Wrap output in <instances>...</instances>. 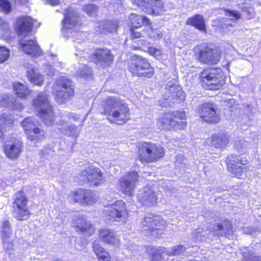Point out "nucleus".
Masks as SVG:
<instances>
[{
	"mask_svg": "<svg viewBox=\"0 0 261 261\" xmlns=\"http://www.w3.org/2000/svg\"><path fill=\"white\" fill-rule=\"evenodd\" d=\"M65 18L63 20L62 32L68 33V31L74 28L77 29L79 15L77 12L72 8H68L64 14Z\"/></svg>",
	"mask_w": 261,
	"mask_h": 261,
	"instance_id": "aec40b11",
	"label": "nucleus"
},
{
	"mask_svg": "<svg viewBox=\"0 0 261 261\" xmlns=\"http://www.w3.org/2000/svg\"><path fill=\"white\" fill-rule=\"evenodd\" d=\"M43 122L47 125H51L54 120V113L51 107L39 113Z\"/></svg>",
	"mask_w": 261,
	"mask_h": 261,
	"instance_id": "58836bf2",
	"label": "nucleus"
},
{
	"mask_svg": "<svg viewBox=\"0 0 261 261\" xmlns=\"http://www.w3.org/2000/svg\"><path fill=\"white\" fill-rule=\"evenodd\" d=\"M33 105L39 113L51 108L48 96L44 93L38 94L37 97L33 99Z\"/></svg>",
	"mask_w": 261,
	"mask_h": 261,
	"instance_id": "cd10ccee",
	"label": "nucleus"
},
{
	"mask_svg": "<svg viewBox=\"0 0 261 261\" xmlns=\"http://www.w3.org/2000/svg\"><path fill=\"white\" fill-rule=\"evenodd\" d=\"M142 36V35L140 32L136 31L135 29L132 28V39H137Z\"/></svg>",
	"mask_w": 261,
	"mask_h": 261,
	"instance_id": "680f3d73",
	"label": "nucleus"
},
{
	"mask_svg": "<svg viewBox=\"0 0 261 261\" xmlns=\"http://www.w3.org/2000/svg\"><path fill=\"white\" fill-rule=\"evenodd\" d=\"M138 175L133 171L122 176L118 181L117 189L122 193L132 196L138 181Z\"/></svg>",
	"mask_w": 261,
	"mask_h": 261,
	"instance_id": "f8f14e48",
	"label": "nucleus"
},
{
	"mask_svg": "<svg viewBox=\"0 0 261 261\" xmlns=\"http://www.w3.org/2000/svg\"><path fill=\"white\" fill-rule=\"evenodd\" d=\"M143 11L152 15H161L164 12V6L160 0H133Z\"/></svg>",
	"mask_w": 261,
	"mask_h": 261,
	"instance_id": "4468645a",
	"label": "nucleus"
},
{
	"mask_svg": "<svg viewBox=\"0 0 261 261\" xmlns=\"http://www.w3.org/2000/svg\"><path fill=\"white\" fill-rule=\"evenodd\" d=\"M13 204V215L19 220L27 219L29 216V212L27 207V199L22 191L16 193L14 196Z\"/></svg>",
	"mask_w": 261,
	"mask_h": 261,
	"instance_id": "9b49d317",
	"label": "nucleus"
},
{
	"mask_svg": "<svg viewBox=\"0 0 261 261\" xmlns=\"http://www.w3.org/2000/svg\"><path fill=\"white\" fill-rule=\"evenodd\" d=\"M193 240L196 243L201 242L206 240V231L202 228H198L193 233Z\"/></svg>",
	"mask_w": 261,
	"mask_h": 261,
	"instance_id": "a19ab883",
	"label": "nucleus"
},
{
	"mask_svg": "<svg viewBox=\"0 0 261 261\" xmlns=\"http://www.w3.org/2000/svg\"><path fill=\"white\" fill-rule=\"evenodd\" d=\"M0 28L5 31H7L9 29V26L7 22L3 19L0 18Z\"/></svg>",
	"mask_w": 261,
	"mask_h": 261,
	"instance_id": "bf43d9fd",
	"label": "nucleus"
},
{
	"mask_svg": "<svg viewBox=\"0 0 261 261\" xmlns=\"http://www.w3.org/2000/svg\"><path fill=\"white\" fill-rule=\"evenodd\" d=\"M44 72L48 76H53L55 74L56 70L51 66L46 65L44 68Z\"/></svg>",
	"mask_w": 261,
	"mask_h": 261,
	"instance_id": "13d9d810",
	"label": "nucleus"
},
{
	"mask_svg": "<svg viewBox=\"0 0 261 261\" xmlns=\"http://www.w3.org/2000/svg\"><path fill=\"white\" fill-rule=\"evenodd\" d=\"M13 88L16 95L21 98H26L31 93L28 87L20 82L14 83Z\"/></svg>",
	"mask_w": 261,
	"mask_h": 261,
	"instance_id": "c9c22d12",
	"label": "nucleus"
},
{
	"mask_svg": "<svg viewBox=\"0 0 261 261\" xmlns=\"http://www.w3.org/2000/svg\"><path fill=\"white\" fill-rule=\"evenodd\" d=\"M200 116L205 122L216 123L220 120V116L217 113L214 104L204 103L200 106Z\"/></svg>",
	"mask_w": 261,
	"mask_h": 261,
	"instance_id": "412c9836",
	"label": "nucleus"
},
{
	"mask_svg": "<svg viewBox=\"0 0 261 261\" xmlns=\"http://www.w3.org/2000/svg\"><path fill=\"white\" fill-rule=\"evenodd\" d=\"M249 146L250 144L244 139H240L235 141V148L241 153L245 152Z\"/></svg>",
	"mask_w": 261,
	"mask_h": 261,
	"instance_id": "79ce46f5",
	"label": "nucleus"
},
{
	"mask_svg": "<svg viewBox=\"0 0 261 261\" xmlns=\"http://www.w3.org/2000/svg\"><path fill=\"white\" fill-rule=\"evenodd\" d=\"M0 106H4L9 109L21 111L23 107L17 102L15 97L11 95H0Z\"/></svg>",
	"mask_w": 261,
	"mask_h": 261,
	"instance_id": "c85d7f7f",
	"label": "nucleus"
},
{
	"mask_svg": "<svg viewBox=\"0 0 261 261\" xmlns=\"http://www.w3.org/2000/svg\"><path fill=\"white\" fill-rule=\"evenodd\" d=\"M186 250L182 245L174 246L170 248L165 249L163 253L168 256H178L183 254Z\"/></svg>",
	"mask_w": 261,
	"mask_h": 261,
	"instance_id": "e433bc0d",
	"label": "nucleus"
},
{
	"mask_svg": "<svg viewBox=\"0 0 261 261\" xmlns=\"http://www.w3.org/2000/svg\"><path fill=\"white\" fill-rule=\"evenodd\" d=\"M210 230L218 236L229 234L232 232V225L228 221H225L224 225L221 224L213 225Z\"/></svg>",
	"mask_w": 261,
	"mask_h": 261,
	"instance_id": "f704fd0d",
	"label": "nucleus"
},
{
	"mask_svg": "<svg viewBox=\"0 0 261 261\" xmlns=\"http://www.w3.org/2000/svg\"><path fill=\"white\" fill-rule=\"evenodd\" d=\"M80 176L91 185L98 186L103 184L106 180L104 173L101 170L93 165H88L81 171Z\"/></svg>",
	"mask_w": 261,
	"mask_h": 261,
	"instance_id": "1a4fd4ad",
	"label": "nucleus"
},
{
	"mask_svg": "<svg viewBox=\"0 0 261 261\" xmlns=\"http://www.w3.org/2000/svg\"><path fill=\"white\" fill-rule=\"evenodd\" d=\"M10 56V51L5 47L0 46V63L7 61Z\"/></svg>",
	"mask_w": 261,
	"mask_h": 261,
	"instance_id": "09e8293b",
	"label": "nucleus"
},
{
	"mask_svg": "<svg viewBox=\"0 0 261 261\" xmlns=\"http://www.w3.org/2000/svg\"><path fill=\"white\" fill-rule=\"evenodd\" d=\"M22 125L31 141H39L44 138V132L36 126L35 121L31 117L24 119Z\"/></svg>",
	"mask_w": 261,
	"mask_h": 261,
	"instance_id": "dca6fc26",
	"label": "nucleus"
},
{
	"mask_svg": "<svg viewBox=\"0 0 261 261\" xmlns=\"http://www.w3.org/2000/svg\"><path fill=\"white\" fill-rule=\"evenodd\" d=\"M68 120L72 119L74 120L78 119L77 116L74 113L67 112L61 113V118L58 122V125L61 127H59L58 128L67 136L74 137L75 138H77L79 134V130L77 127L74 125L67 126L68 120Z\"/></svg>",
	"mask_w": 261,
	"mask_h": 261,
	"instance_id": "2eb2a0df",
	"label": "nucleus"
},
{
	"mask_svg": "<svg viewBox=\"0 0 261 261\" xmlns=\"http://www.w3.org/2000/svg\"><path fill=\"white\" fill-rule=\"evenodd\" d=\"M93 250L94 252L96 253V255L99 254V253H102L105 250L98 244V243L96 241H95L93 243Z\"/></svg>",
	"mask_w": 261,
	"mask_h": 261,
	"instance_id": "6e6d98bb",
	"label": "nucleus"
},
{
	"mask_svg": "<svg viewBox=\"0 0 261 261\" xmlns=\"http://www.w3.org/2000/svg\"><path fill=\"white\" fill-rule=\"evenodd\" d=\"M47 3L51 5H57L59 4V0H46Z\"/></svg>",
	"mask_w": 261,
	"mask_h": 261,
	"instance_id": "69168bd1",
	"label": "nucleus"
},
{
	"mask_svg": "<svg viewBox=\"0 0 261 261\" xmlns=\"http://www.w3.org/2000/svg\"><path fill=\"white\" fill-rule=\"evenodd\" d=\"M13 122L11 115L4 114L0 116V138L2 137L4 129L11 126Z\"/></svg>",
	"mask_w": 261,
	"mask_h": 261,
	"instance_id": "4c0bfd02",
	"label": "nucleus"
},
{
	"mask_svg": "<svg viewBox=\"0 0 261 261\" xmlns=\"http://www.w3.org/2000/svg\"><path fill=\"white\" fill-rule=\"evenodd\" d=\"M195 52L198 60L205 64H216L220 60V52L216 48L200 46L195 49Z\"/></svg>",
	"mask_w": 261,
	"mask_h": 261,
	"instance_id": "6e6552de",
	"label": "nucleus"
},
{
	"mask_svg": "<svg viewBox=\"0 0 261 261\" xmlns=\"http://www.w3.org/2000/svg\"><path fill=\"white\" fill-rule=\"evenodd\" d=\"M141 228L145 235L157 238L163 233L165 225L162 219L149 214L141 222Z\"/></svg>",
	"mask_w": 261,
	"mask_h": 261,
	"instance_id": "39448f33",
	"label": "nucleus"
},
{
	"mask_svg": "<svg viewBox=\"0 0 261 261\" xmlns=\"http://www.w3.org/2000/svg\"><path fill=\"white\" fill-rule=\"evenodd\" d=\"M147 35L150 38L154 40L160 39L163 36L162 32L158 29H153L150 24H148L146 28Z\"/></svg>",
	"mask_w": 261,
	"mask_h": 261,
	"instance_id": "ea45409f",
	"label": "nucleus"
},
{
	"mask_svg": "<svg viewBox=\"0 0 261 261\" xmlns=\"http://www.w3.org/2000/svg\"><path fill=\"white\" fill-rule=\"evenodd\" d=\"M99 238L107 244H111L114 246H118L120 244V241L116 236L115 231L110 229L103 228L99 230Z\"/></svg>",
	"mask_w": 261,
	"mask_h": 261,
	"instance_id": "a878e982",
	"label": "nucleus"
},
{
	"mask_svg": "<svg viewBox=\"0 0 261 261\" xmlns=\"http://www.w3.org/2000/svg\"><path fill=\"white\" fill-rule=\"evenodd\" d=\"M243 257L246 261H261V257L254 252H244Z\"/></svg>",
	"mask_w": 261,
	"mask_h": 261,
	"instance_id": "de8ad7c7",
	"label": "nucleus"
},
{
	"mask_svg": "<svg viewBox=\"0 0 261 261\" xmlns=\"http://www.w3.org/2000/svg\"><path fill=\"white\" fill-rule=\"evenodd\" d=\"M72 226L75 228L76 231L79 232L84 233L94 230L91 222L81 215H75L73 217Z\"/></svg>",
	"mask_w": 261,
	"mask_h": 261,
	"instance_id": "393cba45",
	"label": "nucleus"
},
{
	"mask_svg": "<svg viewBox=\"0 0 261 261\" xmlns=\"http://www.w3.org/2000/svg\"><path fill=\"white\" fill-rule=\"evenodd\" d=\"M183 160L182 157L181 158V159H179V156H177L176 157L175 165L178 167H181L182 166H180L179 164H182L181 161L182 162Z\"/></svg>",
	"mask_w": 261,
	"mask_h": 261,
	"instance_id": "0e129e2a",
	"label": "nucleus"
},
{
	"mask_svg": "<svg viewBox=\"0 0 261 261\" xmlns=\"http://www.w3.org/2000/svg\"><path fill=\"white\" fill-rule=\"evenodd\" d=\"M29 0H13L16 5H23L29 2Z\"/></svg>",
	"mask_w": 261,
	"mask_h": 261,
	"instance_id": "e2e57ef3",
	"label": "nucleus"
},
{
	"mask_svg": "<svg viewBox=\"0 0 261 261\" xmlns=\"http://www.w3.org/2000/svg\"><path fill=\"white\" fill-rule=\"evenodd\" d=\"M247 160L243 161L239 155H230L226 159L227 168L229 172L239 178H244L247 171Z\"/></svg>",
	"mask_w": 261,
	"mask_h": 261,
	"instance_id": "9d476101",
	"label": "nucleus"
},
{
	"mask_svg": "<svg viewBox=\"0 0 261 261\" xmlns=\"http://www.w3.org/2000/svg\"><path fill=\"white\" fill-rule=\"evenodd\" d=\"M91 60L97 65L107 67L113 62L114 56L108 48H98L91 57Z\"/></svg>",
	"mask_w": 261,
	"mask_h": 261,
	"instance_id": "6ab92c4d",
	"label": "nucleus"
},
{
	"mask_svg": "<svg viewBox=\"0 0 261 261\" xmlns=\"http://www.w3.org/2000/svg\"><path fill=\"white\" fill-rule=\"evenodd\" d=\"M129 70L138 76L151 77L154 74V68L148 61L141 56H136L132 59Z\"/></svg>",
	"mask_w": 261,
	"mask_h": 261,
	"instance_id": "423d86ee",
	"label": "nucleus"
},
{
	"mask_svg": "<svg viewBox=\"0 0 261 261\" xmlns=\"http://www.w3.org/2000/svg\"><path fill=\"white\" fill-rule=\"evenodd\" d=\"M103 215L106 219L111 221H120L126 218L127 211L125 203L119 200L112 205L105 207L103 211Z\"/></svg>",
	"mask_w": 261,
	"mask_h": 261,
	"instance_id": "0eeeda50",
	"label": "nucleus"
},
{
	"mask_svg": "<svg viewBox=\"0 0 261 261\" xmlns=\"http://www.w3.org/2000/svg\"><path fill=\"white\" fill-rule=\"evenodd\" d=\"M103 105V113L110 122L123 124L129 119V109L127 104L118 96H109Z\"/></svg>",
	"mask_w": 261,
	"mask_h": 261,
	"instance_id": "f257e3e1",
	"label": "nucleus"
},
{
	"mask_svg": "<svg viewBox=\"0 0 261 261\" xmlns=\"http://www.w3.org/2000/svg\"><path fill=\"white\" fill-rule=\"evenodd\" d=\"M92 71L91 69L85 65H83L79 68L77 72L79 76L84 78H88L91 77Z\"/></svg>",
	"mask_w": 261,
	"mask_h": 261,
	"instance_id": "c03bdc74",
	"label": "nucleus"
},
{
	"mask_svg": "<svg viewBox=\"0 0 261 261\" xmlns=\"http://www.w3.org/2000/svg\"><path fill=\"white\" fill-rule=\"evenodd\" d=\"M148 53L151 56H153L157 59H160L162 51L160 49L154 47H149L148 48Z\"/></svg>",
	"mask_w": 261,
	"mask_h": 261,
	"instance_id": "3c124183",
	"label": "nucleus"
},
{
	"mask_svg": "<svg viewBox=\"0 0 261 261\" xmlns=\"http://www.w3.org/2000/svg\"><path fill=\"white\" fill-rule=\"evenodd\" d=\"M22 149V144L21 141L14 139L7 141L5 145V153L11 160L17 159Z\"/></svg>",
	"mask_w": 261,
	"mask_h": 261,
	"instance_id": "4be33fe9",
	"label": "nucleus"
},
{
	"mask_svg": "<svg viewBox=\"0 0 261 261\" xmlns=\"http://www.w3.org/2000/svg\"><path fill=\"white\" fill-rule=\"evenodd\" d=\"M166 88L167 94L169 95H168L167 98H165L166 101L165 103L160 101L161 106L163 107H171L177 99H179L180 100L184 99L185 95L181 87L175 83L168 82L166 86Z\"/></svg>",
	"mask_w": 261,
	"mask_h": 261,
	"instance_id": "ddd939ff",
	"label": "nucleus"
},
{
	"mask_svg": "<svg viewBox=\"0 0 261 261\" xmlns=\"http://www.w3.org/2000/svg\"><path fill=\"white\" fill-rule=\"evenodd\" d=\"M172 114H174V119L178 121V119L183 120L186 119V116L184 111H178L176 112H171Z\"/></svg>",
	"mask_w": 261,
	"mask_h": 261,
	"instance_id": "5fc2aeb1",
	"label": "nucleus"
},
{
	"mask_svg": "<svg viewBox=\"0 0 261 261\" xmlns=\"http://www.w3.org/2000/svg\"><path fill=\"white\" fill-rule=\"evenodd\" d=\"M97 256L99 261H109L110 259L109 254L106 250L102 253H99Z\"/></svg>",
	"mask_w": 261,
	"mask_h": 261,
	"instance_id": "4d7b16f0",
	"label": "nucleus"
},
{
	"mask_svg": "<svg viewBox=\"0 0 261 261\" xmlns=\"http://www.w3.org/2000/svg\"><path fill=\"white\" fill-rule=\"evenodd\" d=\"M186 24L196 28L203 33H206V32L204 19L200 15L197 14L193 17L189 18Z\"/></svg>",
	"mask_w": 261,
	"mask_h": 261,
	"instance_id": "473e14b6",
	"label": "nucleus"
},
{
	"mask_svg": "<svg viewBox=\"0 0 261 261\" xmlns=\"http://www.w3.org/2000/svg\"><path fill=\"white\" fill-rule=\"evenodd\" d=\"M73 35H74L76 37H81L82 36H81V33H80V32H75Z\"/></svg>",
	"mask_w": 261,
	"mask_h": 261,
	"instance_id": "774afa93",
	"label": "nucleus"
},
{
	"mask_svg": "<svg viewBox=\"0 0 261 261\" xmlns=\"http://www.w3.org/2000/svg\"><path fill=\"white\" fill-rule=\"evenodd\" d=\"M20 45L23 51L32 57L39 56L41 54L39 46L34 40L21 41Z\"/></svg>",
	"mask_w": 261,
	"mask_h": 261,
	"instance_id": "c756f323",
	"label": "nucleus"
},
{
	"mask_svg": "<svg viewBox=\"0 0 261 261\" xmlns=\"http://www.w3.org/2000/svg\"><path fill=\"white\" fill-rule=\"evenodd\" d=\"M2 239H10V237L12 235V230L9 221H5L3 222L2 228Z\"/></svg>",
	"mask_w": 261,
	"mask_h": 261,
	"instance_id": "37998d69",
	"label": "nucleus"
},
{
	"mask_svg": "<svg viewBox=\"0 0 261 261\" xmlns=\"http://www.w3.org/2000/svg\"><path fill=\"white\" fill-rule=\"evenodd\" d=\"M27 75L29 81L33 84L41 86L44 83V77L37 72L31 65L27 68Z\"/></svg>",
	"mask_w": 261,
	"mask_h": 261,
	"instance_id": "2f4dec72",
	"label": "nucleus"
},
{
	"mask_svg": "<svg viewBox=\"0 0 261 261\" xmlns=\"http://www.w3.org/2000/svg\"><path fill=\"white\" fill-rule=\"evenodd\" d=\"M174 114L165 113L159 119L157 125L162 129L170 130L172 129H184L186 126V122L177 121L174 118Z\"/></svg>",
	"mask_w": 261,
	"mask_h": 261,
	"instance_id": "f3484780",
	"label": "nucleus"
},
{
	"mask_svg": "<svg viewBox=\"0 0 261 261\" xmlns=\"http://www.w3.org/2000/svg\"><path fill=\"white\" fill-rule=\"evenodd\" d=\"M203 86L209 90H217L225 83V76L220 68H207L200 74Z\"/></svg>",
	"mask_w": 261,
	"mask_h": 261,
	"instance_id": "f03ea898",
	"label": "nucleus"
},
{
	"mask_svg": "<svg viewBox=\"0 0 261 261\" xmlns=\"http://www.w3.org/2000/svg\"><path fill=\"white\" fill-rule=\"evenodd\" d=\"M138 158L142 163H152L164 155V149L155 144L143 142L139 146Z\"/></svg>",
	"mask_w": 261,
	"mask_h": 261,
	"instance_id": "7ed1b4c3",
	"label": "nucleus"
},
{
	"mask_svg": "<svg viewBox=\"0 0 261 261\" xmlns=\"http://www.w3.org/2000/svg\"><path fill=\"white\" fill-rule=\"evenodd\" d=\"M129 20L132 28H138L145 25V28L148 24H151L150 20L145 16L131 14L129 16Z\"/></svg>",
	"mask_w": 261,
	"mask_h": 261,
	"instance_id": "72a5a7b5",
	"label": "nucleus"
},
{
	"mask_svg": "<svg viewBox=\"0 0 261 261\" xmlns=\"http://www.w3.org/2000/svg\"><path fill=\"white\" fill-rule=\"evenodd\" d=\"M138 198L141 203L148 206H153L156 203L157 197L155 192L148 186L139 190Z\"/></svg>",
	"mask_w": 261,
	"mask_h": 261,
	"instance_id": "5701e85b",
	"label": "nucleus"
},
{
	"mask_svg": "<svg viewBox=\"0 0 261 261\" xmlns=\"http://www.w3.org/2000/svg\"><path fill=\"white\" fill-rule=\"evenodd\" d=\"M225 13L226 15H228L230 19L233 21L240 18V14L236 11L227 10Z\"/></svg>",
	"mask_w": 261,
	"mask_h": 261,
	"instance_id": "864d4df0",
	"label": "nucleus"
},
{
	"mask_svg": "<svg viewBox=\"0 0 261 261\" xmlns=\"http://www.w3.org/2000/svg\"><path fill=\"white\" fill-rule=\"evenodd\" d=\"M54 93L56 101L63 104L74 95V88L72 82L65 77L59 79L54 85Z\"/></svg>",
	"mask_w": 261,
	"mask_h": 261,
	"instance_id": "20e7f679",
	"label": "nucleus"
},
{
	"mask_svg": "<svg viewBox=\"0 0 261 261\" xmlns=\"http://www.w3.org/2000/svg\"><path fill=\"white\" fill-rule=\"evenodd\" d=\"M35 20L29 16H24L17 19L16 22V30L20 35H26L32 31Z\"/></svg>",
	"mask_w": 261,
	"mask_h": 261,
	"instance_id": "b1692460",
	"label": "nucleus"
},
{
	"mask_svg": "<svg viewBox=\"0 0 261 261\" xmlns=\"http://www.w3.org/2000/svg\"><path fill=\"white\" fill-rule=\"evenodd\" d=\"M0 8L6 13H9L12 10V6L9 0H0Z\"/></svg>",
	"mask_w": 261,
	"mask_h": 261,
	"instance_id": "8fccbe9b",
	"label": "nucleus"
},
{
	"mask_svg": "<svg viewBox=\"0 0 261 261\" xmlns=\"http://www.w3.org/2000/svg\"><path fill=\"white\" fill-rule=\"evenodd\" d=\"M119 27V22L117 20H108L99 23L97 27V31L100 33H114L116 32Z\"/></svg>",
	"mask_w": 261,
	"mask_h": 261,
	"instance_id": "7c9ffc66",
	"label": "nucleus"
},
{
	"mask_svg": "<svg viewBox=\"0 0 261 261\" xmlns=\"http://www.w3.org/2000/svg\"><path fill=\"white\" fill-rule=\"evenodd\" d=\"M71 196L75 202L85 205H92L98 199L97 195L92 190L80 189L72 192Z\"/></svg>",
	"mask_w": 261,
	"mask_h": 261,
	"instance_id": "a211bd4d",
	"label": "nucleus"
},
{
	"mask_svg": "<svg viewBox=\"0 0 261 261\" xmlns=\"http://www.w3.org/2000/svg\"><path fill=\"white\" fill-rule=\"evenodd\" d=\"M164 252V250H163ZM165 254L163 253L159 252V251L155 252L151 256V261H165L163 255Z\"/></svg>",
	"mask_w": 261,
	"mask_h": 261,
	"instance_id": "603ef678",
	"label": "nucleus"
},
{
	"mask_svg": "<svg viewBox=\"0 0 261 261\" xmlns=\"http://www.w3.org/2000/svg\"><path fill=\"white\" fill-rule=\"evenodd\" d=\"M52 153H53V151L51 149H50L49 148H46V149H44L43 150H42L41 151V155L42 157L46 158L48 156L49 154H52Z\"/></svg>",
	"mask_w": 261,
	"mask_h": 261,
	"instance_id": "052dcab7",
	"label": "nucleus"
},
{
	"mask_svg": "<svg viewBox=\"0 0 261 261\" xmlns=\"http://www.w3.org/2000/svg\"><path fill=\"white\" fill-rule=\"evenodd\" d=\"M173 190L174 189H171L170 188H167L165 190L167 194H171L173 192Z\"/></svg>",
	"mask_w": 261,
	"mask_h": 261,
	"instance_id": "338daca9",
	"label": "nucleus"
},
{
	"mask_svg": "<svg viewBox=\"0 0 261 261\" xmlns=\"http://www.w3.org/2000/svg\"><path fill=\"white\" fill-rule=\"evenodd\" d=\"M207 141L210 142L211 146L216 148H224L229 143V137L224 133H219L209 138Z\"/></svg>",
	"mask_w": 261,
	"mask_h": 261,
	"instance_id": "bb28decb",
	"label": "nucleus"
},
{
	"mask_svg": "<svg viewBox=\"0 0 261 261\" xmlns=\"http://www.w3.org/2000/svg\"><path fill=\"white\" fill-rule=\"evenodd\" d=\"M3 248L4 250L8 254H12L14 250L13 242L10 239L3 238Z\"/></svg>",
	"mask_w": 261,
	"mask_h": 261,
	"instance_id": "a18cd8bd",
	"label": "nucleus"
},
{
	"mask_svg": "<svg viewBox=\"0 0 261 261\" xmlns=\"http://www.w3.org/2000/svg\"><path fill=\"white\" fill-rule=\"evenodd\" d=\"M83 10L88 15L93 16L96 15L98 7L93 4H88L84 6Z\"/></svg>",
	"mask_w": 261,
	"mask_h": 261,
	"instance_id": "49530a36",
	"label": "nucleus"
}]
</instances>
